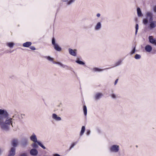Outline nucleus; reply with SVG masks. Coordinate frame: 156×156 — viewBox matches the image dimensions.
Returning a JSON list of instances; mask_svg holds the SVG:
<instances>
[{
	"label": "nucleus",
	"mask_w": 156,
	"mask_h": 156,
	"mask_svg": "<svg viewBox=\"0 0 156 156\" xmlns=\"http://www.w3.org/2000/svg\"><path fill=\"white\" fill-rule=\"evenodd\" d=\"M118 80V79H117L115 80V83H114L115 85L117 83Z\"/></svg>",
	"instance_id": "nucleus-36"
},
{
	"label": "nucleus",
	"mask_w": 156,
	"mask_h": 156,
	"mask_svg": "<svg viewBox=\"0 0 156 156\" xmlns=\"http://www.w3.org/2000/svg\"><path fill=\"white\" fill-rule=\"evenodd\" d=\"M30 48L31 49L33 50H34L36 49L33 46H30Z\"/></svg>",
	"instance_id": "nucleus-34"
},
{
	"label": "nucleus",
	"mask_w": 156,
	"mask_h": 156,
	"mask_svg": "<svg viewBox=\"0 0 156 156\" xmlns=\"http://www.w3.org/2000/svg\"><path fill=\"white\" fill-rule=\"evenodd\" d=\"M154 44L155 45H156V41L155 43H154Z\"/></svg>",
	"instance_id": "nucleus-43"
},
{
	"label": "nucleus",
	"mask_w": 156,
	"mask_h": 156,
	"mask_svg": "<svg viewBox=\"0 0 156 156\" xmlns=\"http://www.w3.org/2000/svg\"><path fill=\"white\" fill-rule=\"evenodd\" d=\"M52 118L56 121H60L61 120V118L60 117L58 116L55 113H53L52 115Z\"/></svg>",
	"instance_id": "nucleus-9"
},
{
	"label": "nucleus",
	"mask_w": 156,
	"mask_h": 156,
	"mask_svg": "<svg viewBox=\"0 0 156 156\" xmlns=\"http://www.w3.org/2000/svg\"><path fill=\"white\" fill-rule=\"evenodd\" d=\"M6 45L7 46H8V47H10L11 48H13V46L14 45V43L13 42H9L8 43L6 44Z\"/></svg>",
	"instance_id": "nucleus-23"
},
{
	"label": "nucleus",
	"mask_w": 156,
	"mask_h": 156,
	"mask_svg": "<svg viewBox=\"0 0 156 156\" xmlns=\"http://www.w3.org/2000/svg\"><path fill=\"white\" fill-rule=\"evenodd\" d=\"M111 96L113 99H115L117 98L116 95L114 93H112L111 94Z\"/></svg>",
	"instance_id": "nucleus-30"
},
{
	"label": "nucleus",
	"mask_w": 156,
	"mask_h": 156,
	"mask_svg": "<svg viewBox=\"0 0 156 156\" xmlns=\"http://www.w3.org/2000/svg\"><path fill=\"white\" fill-rule=\"evenodd\" d=\"M141 57V56L140 55L138 54H136L135 55V56H134L135 58L136 59H140V58Z\"/></svg>",
	"instance_id": "nucleus-27"
},
{
	"label": "nucleus",
	"mask_w": 156,
	"mask_h": 156,
	"mask_svg": "<svg viewBox=\"0 0 156 156\" xmlns=\"http://www.w3.org/2000/svg\"><path fill=\"white\" fill-rule=\"evenodd\" d=\"M76 62L80 65H84L85 64L84 62L80 60L79 58H77V60L76 61Z\"/></svg>",
	"instance_id": "nucleus-18"
},
{
	"label": "nucleus",
	"mask_w": 156,
	"mask_h": 156,
	"mask_svg": "<svg viewBox=\"0 0 156 156\" xmlns=\"http://www.w3.org/2000/svg\"><path fill=\"white\" fill-rule=\"evenodd\" d=\"M101 16V15L100 13H98L97 14V16L98 17H99Z\"/></svg>",
	"instance_id": "nucleus-40"
},
{
	"label": "nucleus",
	"mask_w": 156,
	"mask_h": 156,
	"mask_svg": "<svg viewBox=\"0 0 156 156\" xmlns=\"http://www.w3.org/2000/svg\"><path fill=\"white\" fill-rule=\"evenodd\" d=\"M30 136H36V135L34 133H33L32 135Z\"/></svg>",
	"instance_id": "nucleus-42"
},
{
	"label": "nucleus",
	"mask_w": 156,
	"mask_h": 156,
	"mask_svg": "<svg viewBox=\"0 0 156 156\" xmlns=\"http://www.w3.org/2000/svg\"><path fill=\"white\" fill-rule=\"evenodd\" d=\"M52 44L53 45V47L55 50L57 51H61L62 50V48L59 45L55 43V39L53 37L52 39Z\"/></svg>",
	"instance_id": "nucleus-4"
},
{
	"label": "nucleus",
	"mask_w": 156,
	"mask_h": 156,
	"mask_svg": "<svg viewBox=\"0 0 156 156\" xmlns=\"http://www.w3.org/2000/svg\"><path fill=\"white\" fill-rule=\"evenodd\" d=\"M32 146L34 148H37L38 147V146L37 144L35 143H34L32 144Z\"/></svg>",
	"instance_id": "nucleus-32"
},
{
	"label": "nucleus",
	"mask_w": 156,
	"mask_h": 156,
	"mask_svg": "<svg viewBox=\"0 0 156 156\" xmlns=\"http://www.w3.org/2000/svg\"><path fill=\"white\" fill-rule=\"evenodd\" d=\"M44 58L47 59V60H48L49 61L52 62L53 64L59 65L63 68H65L66 67H67L68 69V68H69L67 66L64 65H63L62 63H61L60 62H55L54 61V58L51 57L50 56H45Z\"/></svg>",
	"instance_id": "nucleus-3"
},
{
	"label": "nucleus",
	"mask_w": 156,
	"mask_h": 156,
	"mask_svg": "<svg viewBox=\"0 0 156 156\" xmlns=\"http://www.w3.org/2000/svg\"><path fill=\"white\" fill-rule=\"evenodd\" d=\"M31 140L34 142L37 143V137H30Z\"/></svg>",
	"instance_id": "nucleus-25"
},
{
	"label": "nucleus",
	"mask_w": 156,
	"mask_h": 156,
	"mask_svg": "<svg viewBox=\"0 0 156 156\" xmlns=\"http://www.w3.org/2000/svg\"><path fill=\"white\" fill-rule=\"evenodd\" d=\"M85 130V127L84 126H83L82 127L80 132V136H82L84 134Z\"/></svg>",
	"instance_id": "nucleus-19"
},
{
	"label": "nucleus",
	"mask_w": 156,
	"mask_h": 156,
	"mask_svg": "<svg viewBox=\"0 0 156 156\" xmlns=\"http://www.w3.org/2000/svg\"><path fill=\"white\" fill-rule=\"evenodd\" d=\"M111 68H106L104 69H99L98 68L95 67V68H93V71H94V72H100V71H102L104 70H107L108 69H110Z\"/></svg>",
	"instance_id": "nucleus-12"
},
{
	"label": "nucleus",
	"mask_w": 156,
	"mask_h": 156,
	"mask_svg": "<svg viewBox=\"0 0 156 156\" xmlns=\"http://www.w3.org/2000/svg\"><path fill=\"white\" fill-rule=\"evenodd\" d=\"M119 150V146L117 145H112L110 148V152L114 153H117Z\"/></svg>",
	"instance_id": "nucleus-5"
},
{
	"label": "nucleus",
	"mask_w": 156,
	"mask_h": 156,
	"mask_svg": "<svg viewBox=\"0 0 156 156\" xmlns=\"http://www.w3.org/2000/svg\"><path fill=\"white\" fill-rule=\"evenodd\" d=\"M76 144V142H75L73 143L71 146L70 149H71V148H73Z\"/></svg>",
	"instance_id": "nucleus-33"
},
{
	"label": "nucleus",
	"mask_w": 156,
	"mask_h": 156,
	"mask_svg": "<svg viewBox=\"0 0 156 156\" xmlns=\"http://www.w3.org/2000/svg\"><path fill=\"white\" fill-rule=\"evenodd\" d=\"M53 156H61L59 154H53Z\"/></svg>",
	"instance_id": "nucleus-37"
},
{
	"label": "nucleus",
	"mask_w": 156,
	"mask_h": 156,
	"mask_svg": "<svg viewBox=\"0 0 156 156\" xmlns=\"http://www.w3.org/2000/svg\"><path fill=\"white\" fill-rule=\"evenodd\" d=\"M90 131L89 129H87V130L86 132V135L87 136H88L90 135Z\"/></svg>",
	"instance_id": "nucleus-31"
},
{
	"label": "nucleus",
	"mask_w": 156,
	"mask_h": 156,
	"mask_svg": "<svg viewBox=\"0 0 156 156\" xmlns=\"http://www.w3.org/2000/svg\"><path fill=\"white\" fill-rule=\"evenodd\" d=\"M101 28V22H98L94 27V29L95 30L98 31L100 30Z\"/></svg>",
	"instance_id": "nucleus-8"
},
{
	"label": "nucleus",
	"mask_w": 156,
	"mask_h": 156,
	"mask_svg": "<svg viewBox=\"0 0 156 156\" xmlns=\"http://www.w3.org/2000/svg\"><path fill=\"white\" fill-rule=\"evenodd\" d=\"M37 151L35 149H32L30 151V154L33 156H36L38 154Z\"/></svg>",
	"instance_id": "nucleus-10"
},
{
	"label": "nucleus",
	"mask_w": 156,
	"mask_h": 156,
	"mask_svg": "<svg viewBox=\"0 0 156 156\" xmlns=\"http://www.w3.org/2000/svg\"><path fill=\"white\" fill-rule=\"evenodd\" d=\"M97 132L98 134H102L101 135H102V136H103V135L105 136V135L103 134V132L99 128H97Z\"/></svg>",
	"instance_id": "nucleus-26"
},
{
	"label": "nucleus",
	"mask_w": 156,
	"mask_h": 156,
	"mask_svg": "<svg viewBox=\"0 0 156 156\" xmlns=\"http://www.w3.org/2000/svg\"><path fill=\"white\" fill-rule=\"evenodd\" d=\"M122 60H119L118 62L115 63V66H114L113 67H115L120 65L122 63Z\"/></svg>",
	"instance_id": "nucleus-21"
},
{
	"label": "nucleus",
	"mask_w": 156,
	"mask_h": 156,
	"mask_svg": "<svg viewBox=\"0 0 156 156\" xmlns=\"http://www.w3.org/2000/svg\"><path fill=\"white\" fill-rule=\"evenodd\" d=\"M139 29V26L138 24L137 23L136 24L135 26V35L137 34V32H138V30Z\"/></svg>",
	"instance_id": "nucleus-28"
},
{
	"label": "nucleus",
	"mask_w": 156,
	"mask_h": 156,
	"mask_svg": "<svg viewBox=\"0 0 156 156\" xmlns=\"http://www.w3.org/2000/svg\"><path fill=\"white\" fill-rule=\"evenodd\" d=\"M2 151L3 150L1 148H0V155L1 154Z\"/></svg>",
	"instance_id": "nucleus-41"
},
{
	"label": "nucleus",
	"mask_w": 156,
	"mask_h": 156,
	"mask_svg": "<svg viewBox=\"0 0 156 156\" xmlns=\"http://www.w3.org/2000/svg\"><path fill=\"white\" fill-rule=\"evenodd\" d=\"M21 119H23V117L25 116V115L24 114H21Z\"/></svg>",
	"instance_id": "nucleus-39"
},
{
	"label": "nucleus",
	"mask_w": 156,
	"mask_h": 156,
	"mask_svg": "<svg viewBox=\"0 0 156 156\" xmlns=\"http://www.w3.org/2000/svg\"><path fill=\"white\" fill-rule=\"evenodd\" d=\"M28 144L27 141V140H24L22 141L21 144L23 147L26 146Z\"/></svg>",
	"instance_id": "nucleus-20"
},
{
	"label": "nucleus",
	"mask_w": 156,
	"mask_h": 156,
	"mask_svg": "<svg viewBox=\"0 0 156 156\" xmlns=\"http://www.w3.org/2000/svg\"><path fill=\"white\" fill-rule=\"evenodd\" d=\"M103 96V94L101 93H97L94 95V98L95 100L100 99Z\"/></svg>",
	"instance_id": "nucleus-7"
},
{
	"label": "nucleus",
	"mask_w": 156,
	"mask_h": 156,
	"mask_svg": "<svg viewBox=\"0 0 156 156\" xmlns=\"http://www.w3.org/2000/svg\"><path fill=\"white\" fill-rule=\"evenodd\" d=\"M18 144V141L16 139L13 140L12 142V145L14 147L17 146Z\"/></svg>",
	"instance_id": "nucleus-16"
},
{
	"label": "nucleus",
	"mask_w": 156,
	"mask_h": 156,
	"mask_svg": "<svg viewBox=\"0 0 156 156\" xmlns=\"http://www.w3.org/2000/svg\"><path fill=\"white\" fill-rule=\"evenodd\" d=\"M136 147H138V146H137V145H136Z\"/></svg>",
	"instance_id": "nucleus-44"
},
{
	"label": "nucleus",
	"mask_w": 156,
	"mask_h": 156,
	"mask_svg": "<svg viewBox=\"0 0 156 156\" xmlns=\"http://www.w3.org/2000/svg\"><path fill=\"white\" fill-rule=\"evenodd\" d=\"M15 147H12L9 151L8 156H14L15 154Z\"/></svg>",
	"instance_id": "nucleus-11"
},
{
	"label": "nucleus",
	"mask_w": 156,
	"mask_h": 156,
	"mask_svg": "<svg viewBox=\"0 0 156 156\" xmlns=\"http://www.w3.org/2000/svg\"><path fill=\"white\" fill-rule=\"evenodd\" d=\"M153 11L154 12H156V5L154 7Z\"/></svg>",
	"instance_id": "nucleus-38"
},
{
	"label": "nucleus",
	"mask_w": 156,
	"mask_h": 156,
	"mask_svg": "<svg viewBox=\"0 0 156 156\" xmlns=\"http://www.w3.org/2000/svg\"><path fill=\"white\" fill-rule=\"evenodd\" d=\"M148 39L149 42L152 44H154L156 41V40L154 38L153 36H149Z\"/></svg>",
	"instance_id": "nucleus-14"
},
{
	"label": "nucleus",
	"mask_w": 156,
	"mask_h": 156,
	"mask_svg": "<svg viewBox=\"0 0 156 156\" xmlns=\"http://www.w3.org/2000/svg\"><path fill=\"white\" fill-rule=\"evenodd\" d=\"M17 112L15 111L14 115L12 118L9 117V114L5 110L0 109V127L1 129L5 131L9 130L10 126L13 127L14 118L16 116Z\"/></svg>",
	"instance_id": "nucleus-1"
},
{
	"label": "nucleus",
	"mask_w": 156,
	"mask_h": 156,
	"mask_svg": "<svg viewBox=\"0 0 156 156\" xmlns=\"http://www.w3.org/2000/svg\"><path fill=\"white\" fill-rule=\"evenodd\" d=\"M136 51V47L135 46L133 48L132 50L129 53V54L131 55H132L135 53Z\"/></svg>",
	"instance_id": "nucleus-24"
},
{
	"label": "nucleus",
	"mask_w": 156,
	"mask_h": 156,
	"mask_svg": "<svg viewBox=\"0 0 156 156\" xmlns=\"http://www.w3.org/2000/svg\"><path fill=\"white\" fill-rule=\"evenodd\" d=\"M137 15L139 17H141L143 16V14L141 11L139 7L137 8Z\"/></svg>",
	"instance_id": "nucleus-17"
},
{
	"label": "nucleus",
	"mask_w": 156,
	"mask_h": 156,
	"mask_svg": "<svg viewBox=\"0 0 156 156\" xmlns=\"http://www.w3.org/2000/svg\"><path fill=\"white\" fill-rule=\"evenodd\" d=\"M152 49V47L149 45H146L145 47V50L147 52H150L151 51Z\"/></svg>",
	"instance_id": "nucleus-13"
},
{
	"label": "nucleus",
	"mask_w": 156,
	"mask_h": 156,
	"mask_svg": "<svg viewBox=\"0 0 156 156\" xmlns=\"http://www.w3.org/2000/svg\"><path fill=\"white\" fill-rule=\"evenodd\" d=\"M69 54L71 55L74 56H76L77 55V50L76 49H73L69 48L68 49Z\"/></svg>",
	"instance_id": "nucleus-6"
},
{
	"label": "nucleus",
	"mask_w": 156,
	"mask_h": 156,
	"mask_svg": "<svg viewBox=\"0 0 156 156\" xmlns=\"http://www.w3.org/2000/svg\"><path fill=\"white\" fill-rule=\"evenodd\" d=\"M20 156H27L26 153H23L20 154Z\"/></svg>",
	"instance_id": "nucleus-35"
},
{
	"label": "nucleus",
	"mask_w": 156,
	"mask_h": 156,
	"mask_svg": "<svg viewBox=\"0 0 156 156\" xmlns=\"http://www.w3.org/2000/svg\"><path fill=\"white\" fill-rule=\"evenodd\" d=\"M153 14L152 12L148 11L146 13V18L143 19V23L145 25L149 23V27L150 29L156 27V21L153 20Z\"/></svg>",
	"instance_id": "nucleus-2"
},
{
	"label": "nucleus",
	"mask_w": 156,
	"mask_h": 156,
	"mask_svg": "<svg viewBox=\"0 0 156 156\" xmlns=\"http://www.w3.org/2000/svg\"><path fill=\"white\" fill-rule=\"evenodd\" d=\"M83 111L84 112V115L85 116H86L87 113V107L85 105H84L83 106Z\"/></svg>",
	"instance_id": "nucleus-22"
},
{
	"label": "nucleus",
	"mask_w": 156,
	"mask_h": 156,
	"mask_svg": "<svg viewBox=\"0 0 156 156\" xmlns=\"http://www.w3.org/2000/svg\"><path fill=\"white\" fill-rule=\"evenodd\" d=\"M37 144L41 147H42L43 149H45L46 147L44 146H43L41 142H37Z\"/></svg>",
	"instance_id": "nucleus-29"
},
{
	"label": "nucleus",
	"mask_w": 156,
	"mask_h": 156,
	"mask_svg": "<svg viewBox=\"0 0 156 156\" xmlns=\"http://www.w3.org/2000/svg\"><path fill=\"white\" fill-rule=\"evenodd\" d=\"M32 44V43L30 41H27L23 43V46L24 47L28 48Z\"/></svg>",
	"instance_id": "nucleus-15"
}]
</instances>
